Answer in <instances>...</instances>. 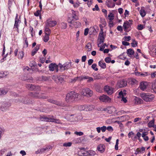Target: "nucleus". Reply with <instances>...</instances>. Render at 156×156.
Here are the masks:
<instances>
[{"instance_id":"obj_1","label":"nucleus","mask_w":156,"mask_h":156,"mask_svg":"<svg viewBox=\"0 0 156 156\" xmlns=\"http://www.w3.org/2000/svg\"><path fill=\"white\" fill-rule=\"evenodd\" d=\"M81 97V95L80 94L74 91H72L67 94L66 100L67 102L70 103L77 100V99H80Z\"/></svg>"},{"instance_id":"obj_2","label":"nucleus","mask_w":156,"mask_h":156,"mask_svg":"<svg viewBox=\"0 0 156 156\" xmlns=\"http://www.w3.org/2000/svg\"><path fill=\"white\" fill-rule=\"evenodd\" d=\"M140 96L146 102L151 101L154 99V95L151 94L142 93L140 94Z\"/></svg>"},{"instance_id":"obj_3","label":"nucleus","mask_w":156,"mask_h":156,"mask_svg":"<svg viewBox=\"0 0 156 156\" xmlns=\"http://www.w3.org/2000/svg\"><path fill=\"white\" fill-rule=\"evenodd\" d=\"M133 21L132 20L126 21L123 23V27L124 31L128 32L130 30L131 26L132 24Z\"/></svg>"},{"instance_id":"obj_4","label":"nucleus","mask_w":156,"mask_h":156,"mask_svg":"<svg viewBox=\"0 0 156 156\" xmlns=\"http://www.w3.org/2000/svg\"><path fill=\"white\" fill-rule=\"evenodd\" d=\"M20 17L19 18L18 17V14H16V16L15 19V23L13 27V29L14 31H16L19 33V24L21 23V20H20Z\"/></svg>"},{"instance_id":"obj_5","label":"nucleus","mask_w":156,"mask_h":156,"mask_svg":"<svg viewBox=\"0 0 156 156\" xmlns=\"http://www.w3.org/2000/svg\"><path fill=\"white\" fill-rule=\"evenodd\" d=\"M58 65L59 66L60 70L61 71L67 69L71 67V62H67L62 65L59 63Z\"/></svg>"},{"instance_id":"obj_6","label":"nucleus","mask_w":156,"mask_h":156,"mask_svg":"<svg viewBox=\"0 0 156 156\" xmlns=\"http://www.w3.org/2000/svg\"><path fill=\"white\" fill-rule=\"evenodd\" d=\"M81 94L84 96L90 97L93 94V91L88 88L84 89L82 90Z\"/></svg>"},{"instance_id":"obj_7","label":"nucleus","mask_w":156,"mask_h":156,"mask_svg":"<svg viewBox=\"0 0 156 156\" xmlns=\"http://www.w3.org/2000/svg\"><path fill=\"white\" fill-rule=\"evenodd\" d=\"M57 24V22L55 20H52L49 19L47 20L45 23V25L48 27H52L55 26Z\"/></svg>"},{"instance_id":"obj_8","label":"nucleus","mask_w":156,"mask_h":156,"mask_svg":"<svg viewBox=\"0 0 156 156\" xmlns=\"http://www.w3.org/2000/svg\"><path fill=\"white\" fill-rule=\"evenodd\" d=\"M11 105V104L10 103L4 102L2 104L0 109L2 111H5Z\"/></svg>"},{"instance_id":"obj_9","label":"nucleus","mask_w":156,"mask_h":156,"mask_svg":"<svg viewBox=\"0 0 156 156\" xmlns=\"http://www.w3.org/2000/svg\"><path fill=\"white\" fill-rule=\"evenodd\" d=\"M26 87L30 90H39V87L38 86H36L32 84H26Z\"/></svg>"},{"instance_id":"obj_10","label":"nucleus","mask_w":156,"mask_h":156,"mask_svg":"<svg viewBox=\"0 0 156 156\" xmlns=\"http://www.w3.org/2000/svg\"><path fill=\"white\" fill-rule=\"evenodd\" d=\"M99 98L101 101L105 102H110L111 100L109 97L105 95L100 96Z\"/></svg>"},{"instance_id":"obj_11","label":"nucleus","mask_w":156,"mask_h":156,"mask_svg":"<svg viewBox=\"0 0 156 156\" xmlns=\"http://www.w3.org/2000/svg\"><path fill=\"white\" fill-rule=\"evenodd\" d=\"M104 90L105 91L108 95H111L114 92L113 88L107 85H106L104 87Z\"/></svg>"},{"instance_id":"obj_12","label":"nucleus","mask_w":156,"mask_h":156,"mask_svg":"<svg viewBox=\"0 0 156 156\" xmlns=\"http://www.w3.org/2000/svg\"><path fill=\"white\" fill-rule=\"evenodd\" d=\"M49 70L50 71H53L56 70L57 72L58 71V66L55 63H51L48 66Z\"/></svg>"},{"instance_id":"obj_13","label":"nucleus","mask_w":156,"mask_h":156,"mask_svg":"<svg viewBox=\"0 0 156 156\" xmlns=\"http://www.w3.org/2000/svg\"><path fill=\"white\" fill-rule=\"evenodd\" d=\"M41 120L44 121H46L49 122H53L55 121V119L54 118L53 116H44L41 118Z\"/></svg>"},{"instance_id":"obj_14","label":"nucleus","mask_w":156,"mask_h":156,"mask_svg":"<svg viewBox=\"0 0 156 156\" xmlns=\"http://www.w3.org/2000/svg\"><path fill=\"white\" fill-rule=\"evenodd\" d=\"M32 96L37 98L46 99L47 97L43 96V94L40 93L34 92L32 93Z\"/></svg>"},{"instance_id":"obj_15","label":"nucleus","mask_w":156,"mask_h":156,"mask_svg":"<svg viewBox=\"0 0 156 156\" xmlns=\"http://www.w3.org/2000/svg\"><path fill=\"white\" fill-rule=\"evenodd\" d=\"M52 78L56 83H62L63 81V78L60 76H53Z\"/></svg>"},{"instance_id":"obj_16","label":"nucleus","mask_w":156,"mask_h":156,"mask_svg":"<svg viewBox=\"0 0 156 156\" xmlns=\"http://www.w3.org/2000/svg\"><path fill=\"white\" fill-rule=\"evenodd\" d=\"M70 24L69 25L70 27L73 28L74 27L78 28L81 26V23L79 22L75 21L74 20H72V23H70Z\"/></svg>"},{"instance_id":"obj_17","label":"nucleus","mask_w":156,"mask_h":156,"mask_svg":"<svg viewBox=\"0 0 156 156\" xmlns=\"http://www.w3.org/2000/svg\"><path fill=\"white\" fill-rule=\"evenodd\" d=\"M127 82L124 80H122L118 81L117 85L119 88H121L127 85Z\"/></svg>"},{"instance_id":"obj_18","label":"nucleus","mask_w":156,"mask_h":156,"mask_svg":"<svg viewBox=\"0 0 156 156\" xmlns=\"http://www.w3.org/2000/svg\"><path fill=\"white\" fill-rule=\"evenodd\" d=\"M104 110L109 114H112L116 112V109L114 107H110L105 108Z\"/></svg>"},{"instance_id":"obj_19","label":"nucleus","mask_w":156,"mask_h":156,"mask_svg":"<svg viewBox=\"0 0 156 156\" xmlns=\"http://www.w3.org/2000/svg\"><path fill=\"white\" fill-rule=\"evenodd\" d=\"M148 85L147 82H142L140 83L139 87L141 90H144L147 88Z\"/></svg>"},{"instance_id":"obj_20","label":"nucleus","mask_w":156,"mask_h":156,"mask_svg":"<svg viewBox=\"0 0 156 156\" xmlns=\"http://www.w3.org/2000/svg\"><path fill=\"white\" fill-rule=\"evenodd\" d=\"M99 39L100 40V42L98 44V47H100L99 44H101L102 43H103L104 41L105 37L104 36L103 32L102 31L101 33L100 32L99 33Z\"/></svg>"},{"instance_id":"obj_21","label":"nucleus","mask_w":156,"mask_h":156,"mask_svg":"<svg viewBox=\"0 0 156 156\" xmlns=\"http://www.w3.org/2000/svg\"><path fill=\"white\" fill-rule=\"evenodd\" d=\"M105 146L103 144H100L97 147V150L100 151L101 153H103L105 149Z\"/></svg>"},{"instance_id":"obj_22","label":"nucleus","mask_w":156,"mask_h":156,"mask_svg":"<svg viewBox=\"0 0 156 156\" xmlns=\"http://www.w3.org/2000/svg\"><path fill=\"white\" fill-rule=\"evenodd\" d=\"M48 102L51 103L55 104L58 106H60L62 105V104L60 102L55 100H54L51 99H49L48 100Z\"/></svg>"},{"instance_id":"obj_23","label":"nucleus","mask_w":156,"mask_h":156,"mask_svg":"<svg viewBox=\"0 0 156 156\" xmlns=\"http://www.w3.org/2000/svg\"><path fill=\"white\" fill-rule=\"evenodd\" d=\"M40 47V45L37 44L36 47L32 50L31 52V55L34 56L37 53V51L39 49Z\"/></svg>"},{"instance_id":"obj_24","label":"nucleus","mask_w":156,"mask_h":156,"mask_svg":"<svg viewBox=\"0 0 156 156\" xmlns=\"http://www.w3.org/2000/svg\"><path fill=\"white\" fill-rule=\"evenodd\" d=\"M13 3H15L14 0H8V6L9 10H11L10 9L12 8Z\"/></svg>"},{"instance_id":"obj_25","label":"nucleus","mask_w":156,"mask_h":156,"mask_svg":"<svg viewBox=\"0 0 156 156\" xmlns=\"http://www.w3.org/2000/svg\"><path fill=\"white\" fill-rule=\"evenodd\" d=\"M134 100H135V103L136 104H141L143 102V101L140 98L135 97Z\"/></svg>"},{"instance_id":"obj_26","label":"nucleus","mask_w":156,"mask_h":156,"mask_svg":"<svg viewBox=\"0 0 156 156\" xmlns=\"http://www.w3.org/2000/svg\"><path fill=\"white\" fill-rule=\"evenodd\" d=\"M5 46L4 45V47H3V50L2 53V56L3 57V58L1 59V61L2 62H3L5 59V58H6L7 56V54H6V55H4L5 52Z\"/></svg>"},{"instance_id":"obj_27","label":"nucleus","mask_w":156,"mask_h":156,"mask_svg":"<svg viewBox=\"0 0 156 156\" xmlns=\"http://www.w3.org/2000/svg\"><path fill=\"white\" fill-rule=\"evenodd\" d=\"M140 13L142 17H144L146 15V13L145 10L144 9L143 7L141 8V9L140 11Z\"/></svg>"},{"instance_id":"obj_28","label":"nucleus","mask_w":156,"mask_h":156,"mask_svg":"<svg viewBox=\"0 0 156 156\" xmlns=\"http://www.w3.org/2000/svg\"><path fill=\"white\" fill-rule=\"evenodd\" d=\"M106 3L107 6L109 8H113L115 5V3H113L112 4L111 2L109 1H108V2H106Z\"/></svg>"},{"instance_id":"obj_29","label":"nucleus","mask_w":156,"mask_h":156,"mask_svg":"<svg viewBox=\"0 0 156 156\" xmlns=\"http://www.w3.org/2000/svg\"><path fill=\"white\" fill-rule=\"evenodd\" d=\"M48 27H47L46 25L45 26V34L50 35L51 33V31L50 29Z\"/></svg>"},{"instance_id":"obj_30","label":"nucleus","mask_w":156,"mask_h":156,"mask_svg":"<svg viewBox=\"0 0 156 156\" xmlns=\"http://www.w3.org/2000/svg\"><path fill=\"white\" fill-rule=\"evenodd\" d=\"M86 152V153H84V154L85 155H93L95 154V152L92 150L87 151Z\"/></svg>"},{"instance_id":"obj_31","label":"nucleus","mask_w":156,"mask_h":156,"mask_svg":"<svg viewBox=\"0 0 156 156\" xmlns=\"http://www.w3.org/2000/svg\"><path fill=\"white\" fill-rule=\"evenodd\" d=\"M86 108L85 109V111H91L94 109V107L93 105H86Z\"/></svg>"},{"instance_id":"obj_32","label":"nucleus","mask_w":156,"mask_h":156,"mask_svg":"<svg viewBox=\"0 0 156 156\" xmlns=\"http://www.w3.org/2000/svg\"><path fill=\"white\" fill-rule=\"evenodd\" d=\"M98 65L102 69H105L106 68V64L103 61H99Z\"/></svg>"},{"instance_id":"obj_33","label":"nucleus","mask_w":156,"mask_h":156,"mask_svg":"<svg viewBox=\"0 0 156 156\" xmlns=\"http://www.w3.org/2000/svg\"><path fill=\"white\" fill-rule=\"evenodd\" d=\"M126 53L128 56H130V55H133L134 54V52L133 49L130 48L127 50Z\"/></svg>"},{"instance_id":"obj_34","label":"nucleus","mask_w":156,"mask_h":156,"mask_svg":"<svg viewBox=\"0 0 156 156\" xmlns=\"http://www.w3.org/2000/svg\"><path fill=\"white\" fill-rule=\"evenodd\" d=\"M108 17L109 19L110 20V22H112V21L114 19V16L112 13L110 12L108 15Z\"/></svg>"},{"instance_id":"obj_35","label":"nucleus","mask_w":156,"mask_h":156,"mask_svg":"<svg viewBox=\"0 0 156 156\" xmlns=\"http://www.w3.org/2000/svg\"><path fill=\"white\" fill-rule=\"evenodd\" d=\"M24 55V53L23 51H21L19 52L18 55L19 59H22L23 58Z\"/></svg>"},{"instance_id":"obj_36","label":"nucleus","mask_w":156,"mask_h":156,"mask_svg":"<svg viewBox=\"0 0 156 156\" xmlns=\"http://www.w3.org/2000/svg\"><path fill=\"white\" fill-rule=\"evenodd\" d=\"M86 108V105H81L78 106V109L79 110L81 111H85Z\"/></svg>"},{"instance_id":"obj_37","label":"nucleus","mask_w":156,"mask_h":156,"mask_svg":"<svg viewBox=\"0 0 156 156\" xmlns=\"http://www.w3.org/2000/svg\"><path fill=\"white\" fill-rule=\"evenodd\" d=\"M8 91L6 90L1 89H0V95H4L7 93Z\"/></svg>"},{"instance_id":"obj_38","label":"nucleus","mask_w":156,"mask_h":156,"mask_svg":"<svg viewBox=\"0 0 156 156\" xmlns=\"http://www.w3.org/2000/svg\"><path fill=\"white\" fill-rule=\"evenodd\" d=\"M154 119H153L151 120L148 123V126L150 128L151 127H153L154 126Z\"/></svg>"},{"instance_id":"obj_39","label":"nucleus","mask_w":156,"mask_h":156,"mask_svg":"<svg viewBox=\"0 0 156 156\" xmlns=\"http://www.w3.org/2000/svg\"><path fill=\"white\" fill-rule=\"evenodd\" d=\"M49 35L45 34L43 39L44 42H46L48 41L49 40Z\"/></svg>"},{"instance_id":"obj_40","label":"nucleus","mask_w":156,"mask_h":156,"mask_svg":"<svg viewBox=\"0 0 156 156\" xmlns=\"http://www.w3.org/2000/svg\"><path fill=\"white\" fill-rule=\"evenodd\" d=\"M132 42L131 43V46L133 47H135L137 46V42L135 40H132Z\"/></svg>"},{"instance_id":"obj_41","label":"nucleus","mask_w":156,"mask_h":156,"mask_svg":"<svg viewBox=\"0 0 156 156\" xmlns=\"http://www.w3.org/2000/svg\"><path fill=\"white\" fill-rule=\"evenodd\" d=\"M49 77L46 76H42L41 77V80L44 81H48L49 80Z\"/></svg>"},{"instance_id":"obj_42","label":"nucleus","mask_w":156,"mask_h":156,"mask_svg":"<svg viewBox=\"0 0 156 156\" xmlns=\"http://www.w3.org/2000/svg\"><path fill=\"white\" fill-rule=\"evenodd\" d=\"M86 47L87 48V49H88V51H89L91 50L92 46L91 44L90 43H88L87 44V45H86Z\"/></svg>"},{"instance_id":"obj_43","label":"nucleus","mask_w":156,"mask_h":156,"mask_svg":"<svg viewBox=\"0 0 156 156\" xmlns=\"http://www.w3.org/2000/svg\"><path fill=\"white\" fill-rule=\"evenodd\" d=\"M26 98H23L22 100H20V102H23L25 104L30 103L29 102H28L26 100Z\"/></svg>"},{"instance_id":"obj_44","label":"nucleus","mask_w":156,"mask_h":156,"mask_svg":"<svg viewBox=\"0 0 156 156\" xmlns=\"http://www.w3.org/2000/svg\"><path fill=\"white\" fill-rule=\"evenodd\" d=\"M105 46H106L107 47H108V45H106V44L105 43L103 44V45L100 47V50L101 51H103L104 50V49L105 48Z\"/></svg>"},{"instance_id":"obj_45","label":"nucleus","mask_w":156,"mask_h":156,"mask_svg":"<svg viewBox=\"0 0 156 156\" xmlns=\"http://www.w3.org/2000/svg\"><path fill=\"white\" fill-rule=\"evenodd\" d=\"M67 27L66 23L65 22H63L61 24V27L62 29H66Z\"/></svg>"},{"instance_id":"obj_46","label":"nucleus","mask_w":156,"mask_h":156,"mask_svg":"<svg viewBox=\"0 0 156 156\" xmlns=\"http://www.w3.org/2000/svg\"><path fill=\"white\" fill-rule=\"evenodd\" d=\"M97 66V64L94 63L91 66V68L95 71H98V69L96 67Z\"/></svg>"},{"instance_id":"obj_47","label":"nucleus","mask_w":156,"mask_h":156,"mask_svg":"<svg viewBox=\"0 0 156 156\" xmlns=\"http://www.w3.org/2000/svg\"><path fill=\"white\" fill-rule=\"evenodd\" d=\"M72 143L71 142L65 143L63 144V146L64 147H70L71 146Z\"/></svg>"},{"instance_id":"obj_48","label":"nucleus","mask_w":156,"mask_h":156,"mask_svg":"<svg viewBox=\"0 0 156 156\" xmlns=\"http://www.w3.org/2000/svg\"><path fill=\"white\" fill-rule=\"evenodd\" d=\"M119 141V140L118 139H117L116 140V144H115V149L116 150H118Z\"/></svg>"},{"instance_id":"obj_49","label":"nucleus","mask_w":156,"mask_h":156,"mask_svg":"<svg viewBox=\"0 0 156 156\" xmlns=\"http://www.w3.org/2000/svg\"><path fill=\"white\" fill-rule=\"evenodd\" d=\"M76 135H78L79 136H82L83 135V132H77V131H76L74 132V133Z\"/></svg>"},{"instance_id":"obj_50","label":"nucleus","mask_w":156,"mask_h":156,"mask_svg":"<svg viewBox=\"0 0 156 156\" xmlns=\"http://www.w3.org/2000/svg\"><path fill=\"white\" fill-rule=\"evenodd\" d=\"M137 149H138V151H140V152H139V153H143V152H142L143 151H144L145 150V147H142L141 148H137Z\"/></svg>"},{"instance_id":"obj_51","label":"nucleus","mask_w":156,"mask_h":156,"mask_svg":"<svg viewBox=\"0 0 156 156\" xmlns=\"http://www.w3.org/2000/svg\"><path fill=\"white\" fill-rule=\"evenodd\" d=\"M144 28V27L143 25L141 24H139L138 25L137 29L139 30H141Z\"/></svg>"},{"instance_id":"obj_52","label":"nucleus","mask_w":156,"mask_h":156,"mask_svg":"<svg viewBox=\"0 0 156 156\" xmlns=\"http://www.w3.org/2000/svg\"><path fill=\"white\" fill-rule=\"evenodd\" d=\"M111 58L110 57H107L105 58V62L108 63H109L111 62Z\"/></svg>"},{"instance_id":"obj_53","label":"nucleus","mask_w":156,"mask_h":156,"mask_svg":"<svg viewBox=\"0 0 156 156\" xmlns=\"http://www.w3.org/2000/svg\"><path fill=\"white\" fill-rule=\"evenodd\" d=\"M6 151V149L5 148L2 149L0 151V156L2 155Z\"/></svg>"},{"instance_id":"obj_54","label":"nucleus","mask_w":156,"mask_h":156,"mask_svg":"<svg viewBox=\"0 0 156 156\" xmlns=\"http://www.w3.org/2000/svg\"><path fill=\"white\" fill-rule=\"evenodd\" d=\"M92 10L93 11H98L99 10V9L98 5L96 4L95 5V8H93Z\"/></svg>"},{"instance_id":"obj_55","label":"nucleus","mask_w":156,"mask_h":156,"mask_svg":"<svg viewBox=\"0 0 156 156\" xmlns=\"http://www.w3.org/2000/svg\"><path fill=\"white\" fill-rule=\"evenodd\" d=\"M125 40L126 41H129L131 39V37L130 36H125L124 37Z\"/></svg>"},{"instance_id":"obj_56","label":"nucleus","mask_w":156,"mask_h":156,"mask_svg":"<svg viewBox=\"0 0 156 156\" xmlns=\"http://www.w3.org/2000/svg\"><path fill=\"white\" fill-rule=\"evenodd\" d=\"M89 32V29L88 28H87L85 29L84 30V35L85 36L87 35L88 33Z\"/></svg>"},{"instance_id":"obj_57","label":"nucleus","mask_w":156,"mask_h":156,"mask_svg":"<svg viewBox=\"0 0 156 156\" xmlns=\"http://www.w3.org/2000/svg\"><path fill=\"white\" fill-rule=\"evenodd\" d=\"M106 127L105 126H103L101 127V129L102 132H105L106 130Z\"/></svg>"},{"instance_id":"obj_58","label":"nucleus","mask_w":156,"mask_h":156,"mask_svg":"<svg viewBox=\"0 0 156 156\" xmlns=\"http://www.w3.org/2000/svg\"><path fill=\"white\" fill-rule=\"evenodd\" d=\"M24 40L25 41V45H26V47H27L28 46V43L27 40V38H24Z\"/></svg>"},{"instance_id":"obj_59","label":"nucleus","mask_w":156,"mask_h":156,"mask_svg":"<svg viewBox=\"0 0 156 156\" xmlns=\"http://www.w3.org/2000/svg\"><path fill=\"white\" fill-rule=\"evenodd\" d=\"M94 62V60L93 59H90L88 61V63L89 65H91Z\"/></svg>"},{"instance_id":"obj_60","label":"nucleus","mask_w":156,"mask_h":156,"mask_svg":"<svg viewBox=\"0 0 156 156\" xmlns=\"http://www.w3.org/2000/svg\"><path fill=\"white\" fill-rule=\"evenodd\" d=\"M122 44L125 46H128L129 45V42H126L125 41H122Z\"/></svg>"},{"instance_id":"obj_61","label":"nucleus","mask_w":156,"mask_h":156,"mask_svg":"<svg viewBox=\"0 0 156 156\" xmlns=\"http://www.w3.org/2000/svg\"><path fill=\"white\" fill-rule=\"evenodd\" d=\"M40 10H38L36 12L34 13V15L36 16H38L40 14Z\"/></svg>"},{"instance_id":"obj_62","label":"nucleus","mask_w":156,"mask_h":156,"mask_svg":"<svg viewBox=\"0 0 156 156\" xmlns=\"http://www.w3.org/2000/svg\"><path fill=\"white\" fill-rule=\"evenodd\" d=\"M117 29L118 30L120 31H122L123 30L122 27L121 26H118L117 28Z\"/></svg>"},{"instance_id":"obj_63","label":"nucleus","mask_w":156,"mask_h":156,"mask_svg":"<svg viewBox=\"0 0 156 156\" xmlns=\"http://www.w3.org/2000/svg\"><path fill=\"white\" fill-rule=\"evenodd\" d=\"M106 129L109 131H112L113 130L112 127L111 126L107 127Z\"/></svg>"},{"instance_id":"obj_64","label":"nucleus","mask_w":156,"mask_h":156,"mask_svg":"<svg viewBox=\"0 0 156 156\" xmlns=\"http://www.w3.org/2000/svg\"><path fill=\"white\" fill-rule=\"evenodd\" d=\"M141 136V133L139 132H138L136 133V136L138 139L139 140H140V138Z\"/></svg>"}]
</instances>
